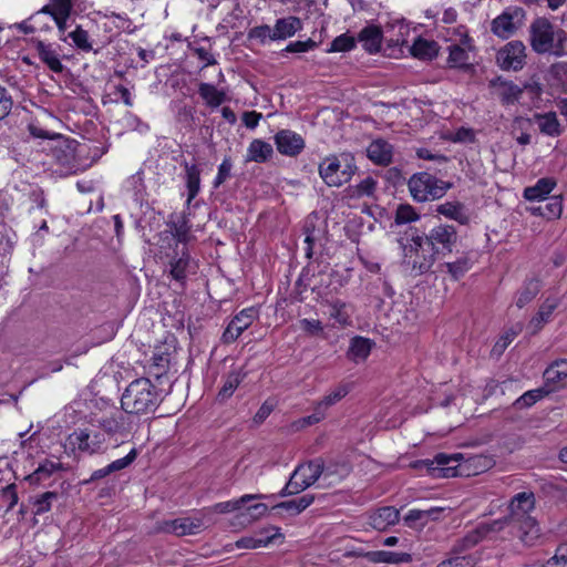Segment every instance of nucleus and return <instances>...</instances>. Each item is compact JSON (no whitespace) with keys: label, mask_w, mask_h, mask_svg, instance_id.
Listing matches in <instances>:
<instances>
[{"label":"nucleus","mask_w":567,"mask_h":567,"mask_svg":"<svg viewBox=\"0 0 567 567\" xmlns=\"http://www.w3.org/2000/svg\"><path fill=\"white\" fill-rule=\"evenodd\" d=\"M534 508V493L520 492L511 499L508 515H506L512 523V529H515L520 542L528 546L533 545L540 536V528L530 515Z\"/></svg>","instance_id":"f257e3e1"},{"label":"nucleus","mask_w":567,"mask_h":567,"mask_svg":"<svg viewBox=\"0 0 567 567\" xmlns=\"http://www.w3.org/2000/svg\"><path fill=\"white\" fill-rule=\"evenodd\" d=\"M159 403V390L147 378H138L132 381L121 398L122 410L135 415L154 413Z\"/></svg>","instance_id":"f03ea898"},{"label":"nucleus","mask_w":567,"mask_h":567,"mask_svg":"<svg viewBox=\"0 0 567 567\" xmlns=\"http://www.w3.org/2000/svg\"><path fill=\"white\" fill-rule=\"evenodd\" d=\"M402 248L403 264L413 276H421L431 270L437 257L426 248L422 239V230L410 227L399 239Z\"/></svg>","instance_id":"7ed1b4c3"},{"label":"nucleus","mask_w":567,"mask_h":567,"mask_svg":"<svg viewBox=\"0 0 567 567\" xmlns=\"http://www.w3.org/2000/svg\"><path fill=\"white\" fill-rule=\"evenodd\" d=\"M529 42L532 49L538 53H550L561 56L567 53V33L556 28L546 18H537L529 25Z\"/></svg>","instance_id":"20e7f679"},{"label":"nucleus","mask_w":567,"mask_h":567,"mask_svg":"<svg viewBox=\"0 0 567 567\" xmlns=\"http://www.w3.org/2000/svg\"><path fill=\"white\" fill-rule=\"evenodd\" d=\"M452 184L427 172L414 173L408 181L411 197L416 203L433 202L442 198Z\"/></svg>","instance_id":"39448f33"},{"label":"nucleus","mask_w":567,"mask_h":567,"mask_svg":"<svg viewBox=\"0 0 567 567\" xmlns=\"http://www.w3.org/2000/svg\"><path fill=\"white\" fill-rule=\"evenodd\" d=\"M354 159L348 155H330L319 164L318 172L329 187H340L347 184L357 172Z\"/></svg>","instance_id":"423d86ee"},{"label":"nucleus","mask_w":567,"mask_h":567,"mask_svg":"<svg viewBox=\"0 0 567 567\" xmlns=\"http://www.w3.org/2000/svg\"><path fill=\"white\" fill-rule=\"evenodd\" d=\"M322 472L323 460L321 457L299 464L290 475L288 483L280 491L279 495L285 497L303 492L321 477Z\"/></svg>","instance_id":"0eeeda50"},{"label":"nucleus","mask_w":567,"mask_h":567,"mask_svg":"<svg viewBox=\"0 0 567 567\" xmlns=\"http://www.w3.org/2000/svg\"><path fill=\"white\" fill-rule=\"evenodd\" d=\"M423 243L431 249L436 257L446 256L454 251L458 234L453 225L439 224L430 229L429 233L422 231Z\"/></svg>","instance_id":"6e6552de"},{"label":"nucleus","mask_w":567,"mask_h":567,"mask_svg":"<svg viewBox=\"0 0 567 567\" xmlns=\"http://www.w3.org/2000/svg\"><path fill=\"white\" fill-rule=\"evenodd\" d=\"M449 56L446 66L449 69L460 70L463 72H473L474 64L471 54L475 52L473 39L468 34H463L458 43L447 47Z\"/></svg>","instance_id":"1a4fd4ad"},{"label":"nucleus","mask_w":567,"mask_h":567,"mask_svg":"<svg viewBox=\"0 0 567 567\" xmlns=\"http://www.w3.org/2000/svg\"><path fill=\"white\" fill-rule=\"evenodd\" d=\"M204 526L200 517H183L171 520L158 522L155 525V533L173 534L177 537L198 534Z\"/></svg>","instance_id":"9d476101"},{"label":"nucleus","mask_w":567,"mask_h":567,"mask_svg":"<svg viewBox=\"0 0 567 567\" xmlns=\"http://www.w3.org/2000/svg\"><path fill=\"white\" fill-rule=\"evenodd\" d=\"M410 33L409 27L400 20L385 25L383 30L386 47L384 53L388 56H398L402 53V47L406 44V37Z\"/></svg>","instance_id":"9b49d317"},{"label":"nucleus","mask_w":567,"mask_h":567,"mask_svg":"<svg viewBox=\"0 0 567 567\" xmlns=\"http://www.w3.org/2000/svg\"><path fill=\"white\" fill-rule=\"evenodd\" d=\"M525 45L520 41H511L496 55L497 64L503 70H520L525 64Z\"/></svg>","instance_id":"f8f14e48"},{"label":"nucleus","mask_w":567,"mask_h":567,"mask_svg":"<svg viewBox=\"0 0 567 567\" xmlns=\"http://www.w3.org/2000/svg\"><path fill=\"white\" fill-rule=\"evenodd\" d=\"M258 311L250 307L238 312L226 327L221 340L224 343H233L238 337L248 329L257 319Z\"/></svg>","instance_id":"ddd939ff"},{"label":"nucleus","mask_w":567,"mask_h":567,"mask_svg":"<svg viewBox=\"0 0 567 567\" xmlns=\"http://www.w3.org/2000/svg\"><path fill=\"white\" fill-rule=\"evenodd\" d=\"M104 439L99 433H89L86 430H75L68 436V444L73 451L93 454L103 445Z\"/></svg>","instance_id":"4468645a"},{"label":"nucleus","mask_w":567,"mask_h":567,"mask_svg":"<svg viewBox=\"0 0 567 567\" xmlns=\"http://www.w3.org/2000/svg\"><path fill=\"white\" fill-rule=\"evenodd\" d=\"M274 140L278 152L285 156L295 157L299 155L306 146L303 137L291 130L278 131Z\"/></svg>","instance_id":"2eb2a0df"},{"label":"nucleus","mask_w":567,"mask_h":567,"mask_svg":"<svg viewBox=\"0 0 567 567\" xmlns=\"http://www.w3.org/2000/svg\"><path fill=\"white\" fill-rule=\"evenodd\" d=\"M478 527L484 539L496 540L498 538L506 539L508 536L517 537L516 530L512 529V523L506 516L488 523H481Z\"/></svg>","instance_id":"dca6fc26"},{"label":"nucleus","mask_w":567,"mask_h":567,"mask_svg":"<svg viewBox=\"0 0 567 567\" xmlns=\"http://www.w3.org/2000/svg\"><path fill=\"white\" fill-rule=\"evenodd\" d=\"M461 458V454H444L439 453L434 457V467L431 470L432 477H454L458 475V461Z\"/></svg>","instance_id":"f3484780"},{"label":"nucleus","mask_w":567,"mask_h":567,"mask_svg":"<svg viewBox=\"0 0 567 567\" xmlns=\"http://www.w3.org/2000/svg\"><path fill=\"white\" fill-rule=\"evenodd\" d=\"M400 519L399 511L393 506L378 508L368 515V524L377 530H385Z\"/></svg>","instance_id":"a211bd4d"},{"label":"nucleus","mask_w":567,"mask_h":567,"mask_svg":"<svg viewBox=\"0 0 567 567\" xmlns=\"http://www.w3.org/2000/svg\"><path fill=\"white\" fill-rule=\"evenodd\" d=\"M545 389H550V393L559 389L567 379V359L554 361L543 373Z\"/></svg>","instance_id":"6ab92c4d"},{"label":"nucleus","mask_w":567,"mask_h":567,"mask_svg":"<svg viewBox=\"0 0 567 567\" xmlns=\"http://www.w3.org/2000/svg\"><path fill=\"white\" fill-rule=\"evenodd\" d=\"M358 41L368 53H378L384 41L383 30L378 25L369 24L359 32Z\"/></svg>","instance_id":"aec40b11"},{"label":"nucleus","mask_w":567,"mask_h":567,"mask_svg":"<svg viewBox=\"0 0 567 567\" xmlns=\"http://www.w3.org/2000/svg\"><path fill=\"white\" fill-rule=\"evenodd\" d=\"M442 507H431L429 509H410L404 516V524L411 528H422L427 523L437 520L443 513Z\"/></svg>","instance_id":"412c9836"},{"label":"nucleus","mask_w":567,"mask_h":567,"mask_svg":"<svg viewBox=\"0 0 567 567\" xmlns=\"http://www.w3.org/2000/svg\"><path fill=\"white\" fill-rule=\"evenodd\" d=\"M272 29V41L286 40L302 29V21L298 17L289 16L276 20Z\"/></svg>","instance_id":"4be33fe9"},{"label":"nucleus","mask_w":567,"mask_h":567,"mask_svg":"<svg viewBox=\"0 0 567 567\" xmlns=\"http://www.w3.org/2000/svg\"><path fill=\"white\" fill-rule=\"evenodd\" d=\"M515 17H523L522 11L516 9L514 14L505 11L495 18L492 22L493 33L502 39H508L517 29V24L514 21Z\"/></svg>","instance_id":"5701e85b"},{"label":"nucleus","mask_w":567,"mask_h":567,"mask_svg":"<svg viewBox=\"0 0 567 567\" xmlns=\"http://www.w3.org/2000/svg\"><path fill=\"white\" fill-rule=\"evenodd\" d=\"M367 155L377 165L386 166L392 162L393 146L384 140H375L367 148Z\"/></svg>","instance_id":"b1692460"},{"label":"nucleus","mask_w":567,"mask_h":567,"mask_svg":"<svg viewBox=\"0 0 567 567\" xmlns=\"http://www.w3.org/2000/svg\"><path fill=\"white\" fill-rule=\"evenodd\" d=\"M96 425L109 435H115L125 432V416L118 411L103 414L95 420Z\"/></svg>","instance_id":"393cba45"},{"label":"nucleus","mask_w":567,"mask_h":567,"mask_svg":"<svg viewBox=\"0 0 567 567\" xmlns=\"http://www.w3.org/2000/svg\"><path fill=\"white\" fill-rule=\"evenodd\" d=\"M556 186L551 177L539 178L535 185L524 189V198L529 202H543Z\"/></svg>","instance_id":"a878e982"},{"label":"nucleus","mask_w":567,"mask_h":567,"mask_svg":"<svg viewBox=\"0 0 567 567\" xmlns=\"http://www.w3.org/2000/svg\"><path fill=\"white\" fill-rule=\"evenodd\" d=\"M435 212L444 217L457 221L460 225H467L470 216L461 202H445L436 206Z\"/></svg>","instance_id":"bb28decb"},{"label":"nucleus","mask_w":567,"mask_h":567,"mask_svg":"<svg viewBox=\"0 0 567 567\" xmlns=\"http://www.w3.org/2000/svg\"><path fill=\"white\" fill-rule=\"evenodd\" d=\"M184 166V181L187 188V199L186 204L189 206L192 200L198 195L200 192V169L196 164H188L185 162Z\"/></svg>","instance_id":"cd10ccee"},{"label":"nucleus","mask_w":567,"mask_h":567,"mask_svg":"<svg viewBox=\"0 0 567 567\" xmlns=\"http://www.w3.org/2000/svg\"><path fill=\"white\" fill-rule=\"evenodd\" d=\"M559 300L557 298H547L539 307L537 313L529 321V329L532 333L538 332L544 323L548 322L553 312L558 307Z\"/></svg>","instance_id":"c85d7f7f"},{"label":"nucleus","mask_w":567,"mask_h":567,"mask_svg":"<svg viewBox=\"0 0 567 567\" xmlns=\"http://www.w3.org/2000/svg\"><path fill=\"white\" fill-rule=\"evenodd\" d=\"M274 154L272 145L259 138L250 142L247 148L246 162L265 163Z\"/></svg>","instance_id":"c756f323"},{"label":"nucleus","mask_w":567,"mask_h":567,"mask_svg":"<svg viewBox=\"0 0 567 567\" xmlns=\"http://www.w3.org/2000/svg\"><path fill=\"white\" fill-rule=\"evenodd\" d=\"M35 49L41 61L45 63L51 71L55 73H61L63 71L64 66L51 44H45L38 40L35 41Z\"/></svg>","instance_id":"7c9ffc66"},{"label":"nucleus","mask_w":567,"mask_h":567,"mask_svg":"<svg viewBox=\"0 0 567 567\" xmlns=\"http://www.w3.org/2000/svg\"><path fill=\"white\" fill-rule=\"evenodd\" d=\"M365 557L371 563H386V564H403L412 561V556L409 553H395L389 550H374L365 554Z\"/></svg>","instance_id":"2f4dec72"},{"label":"nucleus","mask_w":567,"mask_h":567,"mask_svg":"<svg viewBox=\"0 0 567 567\" xmlns=\"http://www.w3.org/2000/svg\"><path fill=\"white\" fill-rule=\"evenodd\" d=\"M409 51L414 58L432 60L439 53V45L435 41L417 38L414 43L409 47Z\"/></svg>","instance_id":"473e14b6"},{"label":"nucleus","mask_w":567,"mask_h":567,"mask_svg":"<svg viewBox=\"0 0 567 567\" xmlns=\"http://www.w3.org/2000/svg\"><path fill=\"white\" fill-rule=\"evenodd\" d=\"M535 123H537L539 131L548 136H558L561 134L560 124L556 113L548 112L544 114H534Z\"/></svg>","instance_id":"72a5a7b5"},{"label":"nucleus","mask_w":567,"mask_h":567,"mask_svg":"<svg viewBox=\"0 0 567 567\" xmlns=\"http://www.w3.org/2000/svg\"><path fill=\"white\" fill-rule=\"evenodd\" d=\"M62 468V464L60 462H52L45 460L41 463L30 475L25 477V480L31 485H39L42 482L49 480L52 474Z\"/></svg>","instance_id":"f704fd0d"},{"label":"nucleus","mask_w":567,"mask_h":567,"mask_svg":"<svg viewBox=\"0 0 567 567\" xmlns=\"http://www.w3.org/2000/svg\"><path fill=\"white\" fill-rule=\"evenodd\" d=\"M547 203L533 207V213L538 214L547 219H555L561 215L563 197L560 195L546 197Z\"/></svg>","instance_id":"c9c22d12"},{"label":"nucleus","mask_w":567,"mask_h":567,"mask_svg":"<svg viewBox=\"0 0 567 567\" xmlns=\"http://www.w3.org/2000/svg\"><path fill=\"white\" fill-rule=\"evenodd\" d=\"M189 265V254L186 250H183L178 258H173L169 261V275L174 280L184 284L187 278V270Z\"/></svg>","instance_id":"e433bc0d"},{"label":"nucleus","mask_w":567,"mask_h":567,"mask_svg":"<svg viewBox=\"0 0 567 567\" xmlns=\"http://www.w3.org/2000/svg\"><path fill=\"white\" fill-rule=\"evenodd\" d=\"M540 285L537 279L526 280L517 292L516 306L522 309L528 305L539 292Z\"/></svg>","instance_id":"4c0bfd02"},{"label":"nucleus","mask_w":567,"mask_h":567,"mask_svg":"<svg viewBox=\"0 0 567 567\" xmlns=\"http://www.w3.org/2000/svg\"><path fill=\"white\" fill-rule=\"evenodd\" d=\"M352 389V383H340L328 394H326L317 405L327 412V410L342 400Z\"/></svg>","instance_id":"58836bf2"},{"label":"nucleus","mask_w":567,"mask_h":567,"mask_svg":"<svg viewBox=\"0 0 567 567\" xmlns=\"http://www.w3.org/2000/svg\"><path fill=\"white\" fill-rule=\"evenodd\" d=\"M198 94L210 107H217L225 101V93L216 89L215 85L209 83H200L198 86Z\"/></svg>","instance_id":"ea45409f"},{"label":"nucleus","mask_w":567,"mask_h":567,"mask_svg":"<svg viewBox=\"0 0 567 567\" xmlns=\"http://www.w3.org/2000/svg\"><path fill=\"white\" fill-rule=\"evenodd\" d=\"M371 348L372 343L369 339L354 337L351 340V344L348 350V357L353 361L364 360L370 354Z\"/></svg>","instance_id":"a19ab883"},{"label":"nucleus","mask_w":567,"mask_h":567,"mask_svg":"<svg viewBox=\"0 0 567 567\" xmlns=\"http://www.w3.org/2000/svg\"><path fill=\"white\" fill-rule=\"evenodd\" d=\"M549 393H550V389H545L543 386L538 388V389L529 390V391L525 392L524 394H522L518 399H516L515 402L513 403V405L517 410L527 409V408H530L532 405H534L536 402H538L543 398L547 396Z\"/></svg>","instance_id":"79ce46f5"},{"label":"nucleus","mask_w":567,"mask_h":567,"mask_svg":"<svg viewBox=\"0 0 567 567\" xmlns=\"http://www.w3.org/2000/svg\"><path fill=\"white\" fill-rule=\"evenodd\" d=\"M73 7L72 0H50V3L44 6L39 11L45 18L47 16H61L70 17Z\"/></svg>","instance_id":"37998d69"},{"label":"nucleus","mask_w":567,"mask_h":567,"mask_svg":"<svg viewBox=\"0 0 567 567\" xmlns=\"http://www.w3.org/2000/svg\"><path fill=\"white\" fill-rule=\"evenodd\" d=\"M260 497V495L246 494L237 499L217 503L210 508V511L220 514L231 513L235 511H239L244 506V504L248 503L249 501Z\"/></svg>","instance_id":"c03bdc74"},{"label":"nucleus","mask_w":567,"mask_h":567,"mask_svg":"<svg viewBox=\"0 0 567 567\" xmlns=\"http://www.w3.org/2000/svg\"><path fill=\"white\" fill-rule=\"evenodd\" d=\"M484 539V536L477 526L476 528L470 530L464 537L457 539L453 545L452 550L454 553H463L472 547L476 546L481 540Z\"/></svg>","instance_id":"a18cd8bd"},{"label":"nucleus","mask_w":567,"mask_h":567,"mask_svg":"<svg viewBox=\"0 0 567 567\" xmlns=\"http://www.w3.org/2000/svg\"><path fill=\"white\" fill-rule=\"evenodd\" d=\"M244 379V374L240 371H231L227 374L221 389L218 392V398L220 400L228 399L233 395L237 386Z\"/></svg>","instance_id":"49530a36"},{"label":"nucleus","mask_w":567,"mask_h":567,"mask_svg":"<svg viewBox=\"0 0 567 567\" xmlns=\"http://www.w3.org/2000/svg\"><path fill=\"white\" fill-rule=\"evenodd\" d=\"M420 219V214L410 204H400L395 210L394 221L404 225Z\"/></svg>","instance_id":"de8ad7c7"},{"label":"nucleus","mask_w":567,"mask_h":567,"mask_svg":"<svg viewBox=\"0 0 567 567\" xmlns=\"http://www.w3.org/2000/svg\"><path fill=\"white\" fill-rule=\"evenodd\" d=\"M347 305L340 300H337L329 306V317L340 326H347L350 323V315L347 310Z\"/></svg>","instance_id":"09e8293b"},{"label":"nucleus","mask_w":567,"mask_h":567,"mask_svg":"<svg viewBox=\"0 0 567 567\" xmlns=\"http://www.w3.org/2000/svg\"><path fill=\"white\" fill-rule=\"evenodd\" d=\"M43 18L40 11H37L34 14H32L29 19L17 23L16 28L23 32V33H33L37 31H48L51 29V25L49 23L43 24L42 27H38V21Z\"/></svg>","instance_id":"8fccbe9b"},{"label":"nucleus","mask_w":567,"mask_h":567,"mask_svg":"<svg viewBox=\"0 0 567 567\" xmlns=\"http://www.w3.org/2000/svg\"><path fill=\"white\" fill-rule=\"evenodd\" d=\"M348 473V467L346 464H324L323 463V472L321 477L323 481H328V484H332L334 482H339L346 474Z\"/></svg>","instance_id":"3c124183"},{"label":"nucleus","mask_w":567,"mask_h":567,"mask_svg":"<svg viewBox=\"0 0 567 567\" xmlns=\"http://www.w3.org/2000/svg\"><path fill=\"white\" fill-rule=\"evenodd\" d=\"M523 93V90L512 83L505 82L501 85L499 97L504 104H514L517 102Z\"/></svg>","instance_id":"603ef678"},{"label":"nucleus","mask_w":567,"mask_h":567,"mask_svg":"<svg viewBox=\"0 0 567 567\" xmlns=\"http://www.w3.org/2000/svg\"><path fill=\"white\" fill-rule=\"evenodd\" d=\"M378 182L371 177L367 176L359 184L351 187L352 195L355 197H364V196H373L377 190Z\"/></svg>","instance_id":"864d4df0"},{"label":"nucleus","mask_w":567,"mask_h":567,"mask_svg":"<svg viewBox=\"0 0 567 567\" xmlns=\"http://www.w3.org/2000/svg\"><path fill=\"white\" fill-rule=\"evenodd\" d=\"M444 267L446 268V271L452 276V278L457 280L471 269V262L468 258L463 257L453 262H445Z\"/></svg>","instance_id":"5fc2aeb1"},{"label":"nucleus","mask_w":567,"mask_h":567,"mask_svg":"<svg viewBox=\"0 0 567 567\" xmlns=\"http://www.w3.org/2000/svg\"><path fill=\"white\" fill-rule=\"evenodd\" d=\"M275 538H276V534H272L271 536H266V538H257L255 536H246V537H241L240 539H238L236 542V546L238 548L256 549V548L267 546Z\"/></svg>","instance_id":"6e6d98bb"},{"label":"nucleus","mask_w":567,"mask_h":567,"mask_svg":"<svg viewBox=\"0 0 567 567\" xmlns=\"http://www.w3.org/2000/svg\"><path fill=\"white\" fill-rule=\"evenodd\" d=\"M272 29L268 24H261L251 28L247 33V39L257 41L259 44H266L267 41H272Z\"/></svg>","instance_id":"4d7b16f0"},{"label":"nucleus","mask_w":567,"mask_h":567,"mask_svg":"<svg viewBox=\"0 0 567 567\" xmlns=\"http://www.w3.org/2000/svg\"><path fill=\"white\" fill-rule=\"evenodd\" d=\"M355 48V39L348 33L337 37L330 44L327 52H348Z\"/></svg>","instance_id":"13d9d810"},{"label":"nucleus","mask_w":567,"mask_h":567,"mask_svg":"<svg viewBox=\"0 0 567 567\" xmlns=\"http://www.w3.org/2000/svg\"><path fill=\"white\" fill-rule=\"evenodd\" d=\"M59 494L56 492H45L35 498L33 502L34 514L42 515L51 509L52 502L56 501Z\"/></svg>","instance_id":"bf43d9fd"},{"label":"nucleus","mask_w":567,"mask_h":567,"mask_svg":"<svg viewBox=\"0 0 567 567\" xmlns=\"http://www.w3.org/2000/svg\"><path fill=\"white\" fill-rule=\"evenodd\" d=\"M69 38L72 39L74 45L84 52H90L93 50L92 43L89 41V33L80 25L75 28L72 32L69 33Z\"/></svg>","instance_id":"052dcab7"},{"label":"nucleus","mask_w":567,"mask_h":567,"mask_svg":"<svg viewBox=\"0 0 567 567\" xmlns=\"http://www.w3.org/2000/svg\"><path fill=\"white\" fill-rule=\"evenodd\" d=\"M268 511V506L264 503H257L254 505H250L246 508V512H243L238 515V518H240L243 522H246L248 524L259 519L261 516H264Z\"/></svg>","instance_id":"680f3d73"},{"label":"nucleus","mask_w":567,"mask_h":567,"mask_svg":"<svg viewBox=\"0 0 567 567\" xmlns=\"http://www.w3.org/2000/svg\"><path fill=\"white\" fill-rule=\"evenodd\" d=\"M318 47V43L312 39H308L306 41H295L290 42L282 52L287 53H302L315 50Z\"/></svg>","instance_id":"e2e57ef3"},{"label":"nucleus","mask_w":567,"mask_h":567,"mask_svg":"<svg viewBox=\"0 0 567 567\" xmlns=\"http://www.w3.org/2000/svg\"><path fill=\"white\" fill-rule=\"evenodd\" d=\"M136 457H137V451H136V449H132L126 456L115 460L112 463H110L109 470H111L112 473L124 470L128 465H131L135 461Z\"/></svg>","instance_id":"0e129e2a"},{"label":"nucleus","mask_w":567,"mask_h":567,"mask_svg":"<svg viewBox=\"0 0 567 567\" xmlns=\"http://www.w3.org/2000/svg\"><path fill=\"white\" fill-rule=\"evenodd\" d=\"M436 567H474L471 556H456L441 561Z\"/></svg>","instance_id":"69168bd1"},{"label":"nucleus","mask_w":567,"mask_h":567,"mask_svg":"<svg viewBox=\"0 0 567 567\" xmlns=\"http://www.w3.org/2000/svg\"><path fill=\"white\" fill-rule=\"evenodd\" d=\"M233 164L229 158H224L221 164L218 166V173L214 181V187L218 188L229 176Z\"/></svg>","instance_id":"338daca9"},{"label":"nucleus","mask_w":567,"mask_h":567,"mask_svg":"<svg viewBox=\"0 0 567 567\" xmlns=\"http://www.w3.org/2000/svg\"><path fill=\"white\" fill-rule=\"evenodd\" d=\"M567 564V547L559 546L556 550V554L549 558L545 567H561Z\"/></svg>","instance_id":"774afa93"}]
</instances>
